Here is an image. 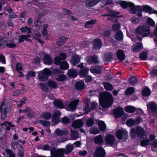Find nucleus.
I'll list each match as a JSON object with an SVG mask.
<instances>
[{
	"mask_svg": "<svg viewBox=\"0 0 157 157\" xmlns=\"http://www.w3.org/2000/svg\"><path fill=\"white\" fill-rule=\"evenodd\" d=\"M67 74L69 76L74 78L76 76L77 72L75 70L70 69L68 71Z\"/></svg>",
	"mask_w": 157,
	"mask_h": 157,
	"instance_id": "72a5a7b5",
	"label": "nucleus"
},
{
	"mask_svg": "<svg viewBox=\"0 0 157 157\" xmlns=\"http://www.w3.org/2000/svg\"><path fill=\"white\" fill-rule=\"evenodd\" d=\"M23 150V148L22 147H21L20 148L18 149V155L19 157H24Z\"/></svg>",
	"mask_w": 157,
	"mask_h": 157,
	"instance_id": "e2e57ef3",
	"label": "nucleus"
},
{
	"mask_svg": "<svg viewBox=\"0 0 157 157\" xmlns=\"http://www.w3.org/2000/svg\"><path fill=\"white\" fill-rule=\"evenodd\" d=\"M38 149H42L43 150H49L50 149V147L48 144L44 145H40L38 146Z\"/></svg>",
	"mask_w": 157,
	"mask_h": 157,
	"instance_id": "37998d69",
	"label": "nucleus"
},
{
	"mask_svg": "<svg viewBox=\"0 0 157 157\" xmlns=\"http://www.w3.org/2000/svg\"><path fill=\"white\" fill-rule=\"evenodd\" d=\"M117 138L120 140H121L123 138L124 135V137H127L128 136V132L126 130H119L116 133Z\"/></svg>",
	"mask_w": 157,
	"mask_h": 157,
	"instance_id": "f8f14e48",
	"label": "nucleus"
},
{
	"mask_svg": "<svg viewBox=\"0 0 157 157\" xmlns=\"http://www.w3.org/2000/svg\"><path fill=\"white\" fill-rule=\"evenodd\" d=\"M44 63L45 64L50 65L52 62V60L50 56L47 55H45L44 58Z\"/></svg>",
	"mask_w": 157,
	"mask_h": 157,
	"instance_id": "a878e982",
	"label": "nucleus"
},
{
	"mask_svg": "<svg viewBox=\"0 0 157 157\" xmlns=\"http://www.w3.org/2000/svg\"><path fill=\"white\" fill-rule=\"evenodd\" d=\"M108 12L110 13V16H111L114 17H116L117 15H118L119 14V12H118L115 11L114 10H109L108 11Z\"/></svg>",
	"mask_w": 157,
	"mask_h": 157,
	"instance_id": "680f3d73",
	"label": "nucleus"
},
{
	"mask_svg": "<svg viewBox=\"0 0 157 157\" xmlns=\"http://www.w3.org/2000/svg\"><path fill=\"white\" fill-rule=\"evenodd\" d=\"M150 33V28L147 25H139L136 29L135 33L137 35H141L143 37L149 36Z\"/></svg>",
	"mask_w": 157,
	"mask_h": 157,
	"instance_id": "20e7f679",
	"label": "nucleus"
},
{
	"mask_svg": "<svg viewBox=\"0 0 157 157\" xmlns=\"http://www.w3.org/2000/svg\"><path fill=\"white\" fill-rule=\"evenodd\" d=\"M150 93V90L147 87H145L143 90L142 92V95L145 97L149 96Z\"/></svg>",
	"mask_w": 157,
	"mask_h": 157,
	"instance_id": "473e14b6",
	"label": "nucleus"
},
{
	"mask_svg": "<svg viewBox=\"0 0 157 157\" xmlns=\"http://www.w3.org/2000/svg\"><path fill=\"white\" fill-rule=\"evenodd\" d=\"M35 73L34 71H30L28 72L26 75V78L27 79L29 80L30 77H35Z\"/></svg>",
	"mask_w": 157,
	"mask_h": 157,
	"instance_id": "de8ad7c7",
	"label": "nucleus"
},
{
	"mask_svg": "<svg viewBox=\"0 0 157 157\" xmlns=\"http://www.w3.org/2000/svg\"><path fill=\"white\" fill-rule=\"evenodd\" d=\"M61 113L59 111H56L54 112L52 118V121L55 123L54 125L58 123L59 117Z\"/></svg>",
	"mask_w": 157,
	"mask_h": 157,
	"instance_id": "2eb2a0df",
	"label": "nucleus"
},
{
	"mask_svg": "<svg viewBox=\"0 0 157 157\" xmlns=\"http://www.w3.org/2000/svg\"><path fill=\"white\" fill-rule=\"evenodd\" d=\"M134 89L133 87H129L125 90V94L127 95L132 94L134 92Z\"/></svg>",
	"mask_w": 157,
	"mask_h": 157,
	"instance_id": "49530a36",
	"label": "nucleus"
},
{
	"mask_svg": "<svg viewBox=\"0 0 157 157\" xmlns=\"http://www.w3.org/2000/svg\"><path fill=\"white\" fill-rule=\"evenodd\" d=\"M80 57L78 55L73 56L71 59L70 63L74 66L79 63L80 61Z\"/></svg>",
	"mask_w": 157,
	"mask_h": 157,
	"instance_id": "4468645a",
	"label": "nucleus"
},
{
	"mask_svg": "<svg viewBox=\"0 0 157 157\" xmlns=\"http://www.w3.org/2000/svg\"><path fill=\"white\" fill-rule=\"evenodd\" d=\"M6 153L9 155V157H15V154L13 151L10 149H6L5 150Z\"/></svg>",
	"mask_w": 157,
	"mask_h": 157,
	"instance_id": "864d4df0",
	"label": "nucleus"
},
{
	"mask_svg": "<svg viewBox=\"0 0 157 157\" xmlns=\"http://www.w3.org/2000/svg\"><path fill=\"white\" fill-rule=\"evenodd\" d=\"M8 108L4 105V103H2L0 107V111L1 113V118L5 119L6 116L7 110Z\"/></svg>",
	"mask_w": 157,
	"mask_h": 157,
	"instance_id": "1a4fd4ad",
	"label": "nucleus"
},
{
	"mask_svg": "<svg viewBox=\"0 0 157 157\" xmlns=\"http://www.w3.org/2000/svg\"><path fill=\"white\" fill-rule=\"evenodd\" d=\"M79 101L78 100H75L70 102L69 107L71 111H73L76 109L77 105L78 104Z\"/></svg>",
	"mask_w": 157,
	"mask_h": 157,
	"instance_id": "aec40b11",
	"label": "nucleus"
},
{
	"mask_svg": "<svg viewBox=\"0 0 157 157\" xmlns=\"http://www.w3.org/2000/svg\"><path fill=\"white\" fill-rule=\"evenodd\" d=\"M35 26L38 30H39L40 28V27L41 24L40 21H39L37 19V18L36 17V20L34 22Z\"/></svg>",
	"mask_w": 157,
	"mask_h": 157,
	"instance_id": "09e8293b",
	"label": "nucleus"
},
{
	"mask_svg": "<svg viewBox=\"0 0 157 157\" xmlns=\"http://www.w3.org/2000/svg\"><path fill=\"white\" fill-rule=\"evenodd\" d=\"M73 149V145L68 144L66 146L65 150V154H68L71 152Z\"/></svg>",
	"mask_w": 157,
	"mask_h": 157,
	"instance_id": "c756f323",
	"label": "nucleus"
},
{
	"mask_svg": "<svg viewBox=\"0 0 157 157\" xmlns=\"http://www.w3.org/2000/svg\"><path fill=\"white\" fill-rule=\"evenodd\" d=\"M16 69L18 72H19L22 70L21 64L19 63H17L16 65Z\"/></svg>",
	"mask_w": 157,
	"mask_h": 157,
	"instance_id": "052dcab7",
	"label": "nucleus"
},
{
	"mask_svg": "<svg viewBox=\"0 0 157 157\" xmlns=\"http://www.w3.org/2000/svg\"><path fill=\"white\" fill-rule=\"evenodd\" d=\"M89 132L91 134H97L99 133V130L97 127H93L90 128Z\"/></svg>",
	"mask_w": 157,
	"mask_h": 157,
	"instance_id": "ea45409f",
	"label": "nucleus"
},
{
	"mask_svg": "<svg viewBox=\"0 0 157 157\" xmlns=\"http://www.w3.org/2000/svg\"><path fill=\"white\" fill-rule=\"evenodd\" d=\"M56 154L54 157H62L65 154V150L64 149H59L56 150Z\"/></svg>",
	"mask_w": 157,
	"mask_h": 157,
	"instance_id": "5701e85b",
	"label": "nucleus"
},
{
	"mask_svg": "<svg viewBox=\"0 0 157 157\" xmlns=\"http://www.w3.org/2000/svg\"><path fill=\"white\" fill-rule=\"evenodd\" d=\"M98 126L101 131H103L105 130L106 126L105 124L103 121H99L98 124Z\"/></svg>",
	"mask_w": 157,
	"mask_h": 157,
	"instance_id": "f704fd0d",
	"label": "nucleus"
},
{
	"mask_svg": "<svg viewBox=\"0 0 157 157\" xmlns=\"http://www.w3.org/2000/svg\"><path fill=\"white\" fill-rule=\"evenodd\" d=\"M113 55L110 53H107L105 55L104 59L105 60L111 61L113 59Z\"/></svg>",
	"mask_w": 157,
	"mask_h": 157,
	"instance_id": "58836bf2",
	"label": "nucleus"
},
{
	"mask_svg": "<svg viewBox=\"0 0 157 157\" xmlns=\"http://www.w3.org/2000/svg\"><path fill=\"white\" fill-rule=\"evenodd\" d=\"M137 82V79L135 77H131L129 79V82L132 85L136 83Z\"/></svg>",
	"mask_w": 157,
	"mask_h": 157,
	"instance_id": "8fccbe9b",
	"label": "nucleus"
},
{
	"mask_svg": "<svg viewBox=\"0 0 157 157\" xmlns=\"http://www.w3.org/2000/svg\"><path fill=\"white\" fill-rule=\"evenodd\" d=\"M9 40L7 38H4L0 41V46L6 45L7 46V42Z\"/></svg>",
	"mask_w": 157,
	"mask_h": 157,
	"instance_id": "4d7b16f0",
	"label": "nucleus"
},
{
	"mask_svg": "<svg viewBox=\"0 0 157 157\" xmlns=\"http://www.w3.org/2000/svg\"><path fill=\"white\" fill-rule=\"evenodd\" d=\"M26 115L29 118H31L33 117L34 116V112L29 108H26V112L25 113Z\"/></svg>",
	"mask_w": 157,
	"mask_h": 157,
	"instance_id": "7c9ffc66",
	"label": "nucleus"
},
{
	"mask_svg": "<svg viewBox=\"0 0 157 157\" xmlns=\"http://www.w3.org/2000/svg\"><path fill=\"white\" fill-rule=\"evenodd\" d=\"M94 141L98 144H101L103 142V138L101 135H98L96 136L94 139Z\"/></svg>",
	"mask_w": 157,
	"mask_h": 157,
	"instance_id": "4be33fe9",
	"label": "nucleus"
},
{
	"mask_svg": "<svg viewBox=\"0 0 157 157\" xmlns=\"http://www.w3.org/2000/svg\"><path fill=\"white\" fill-rule=\"evenodd\" d=\"M51 71L48 69L45 68L40 71L38 75V79L40 81H44L48 79V76L51 75Z\"/></svg>",
	"mask_w": 157,
	"mask_h": 157,
	"instance_id": "39448f33",
	"label": "nucleus"
},
{
	"mask_svg": "<svg viewBox=\"0 0 157 157\" xmlns=\"http://www.w3.org/2000/svg\"><path fill=\"white\" fill-rule=\"evenodd\" d=\"M16 46V45L12 41L9 40L7 42V47L10 48H14Z\"/></svg>",
	"mask_w": 157,
	"mask_h": 157,
	"instance_id": "5fc2aeb1",
	"label": "nucleus"
},
{
	"mask_svg": "<svg viewBox=\"0 0 157 157\" xmlns=\"http://www.w3.org/2000/svg\"><path fill=\"white\" fill-rule=\"evenodd\" d=\"M103 85L105 89L106 90H112L113 88V87L111 84L107 82H104Z\"/></svg>",
	"mask_w": 157,
	"mask_h": 157,
	"instance_id": "2f4dec72",
	"label": "nucleus"
},
{
	"mask_svg": "<svg viewBox=\"0 0 157 157\" xmlns=\"http://www.w3.org/2000/svg\"><path fill=\"white\" fill-rule=\"evenodd\" d=\"M62 122L64 124H67L70 122V119L66 117H64L62 118Z\"/></svg>",
	"mask_w": 157,
	"mask_h": 157,
	"instance_id": "774afa93",
	"label": "nucleus"
},
{
	"mask_svg": "<svg viewBox=\"0 0 157 157\" xmlns=\"http://www.w3.org/2000/svg\"><path fill=\"white\" fill-rule=\"evenodd\" d=\"M96 22L97 21L96 20H92L87 21L85 23L84 27L87 29H91L93 28V25H94Z\"/></svg>",
	"mask_w": 157,
	"mask_h": 157,
	"instance_id": "f3484780",
	"label": "nucleus"
},
{
	"mask_svg": "<svg viewBox=\"0 0 157 157\" xmlns=\"http://www.w3.org/2000/svg\"><path fill=\"white\" fill-rule=\"evenodd\" d=\"M76 89L77 90H82L84 88L85 85L83 81L77 82L76 84Z\"/></svg>",
	"mask_w": 157,
	"mask_h": 157,
	"instance_id": "b1692460",
	"label": "nucleus"
},
{
	"mask_svg": "<svg viewBox=\"0 0 157 157\" xmlns=\"http://www.w3.org/2000/svg\"><path fill=\"white\" fill-rule=\"evenodd\" d=\"M67 38L64 36L60 37L57 42V45L59 46H60L64 44L66 42Z\"/></svg>",
	"mask_w": 157,
	"mask_h": 157,
	"instance_id": "393cba45",
	"label": "nucleus"
},
{
	"mask_svg": "<svg viewBox=\"0 0 157 157\" xmlns=\"http://www.w3.org/2000/svg\"><path fill=\"white\" fill-rule=\"evenodd\" d=\"M117 56L118 59L121 61H123L125 58L124 52L121 50L117 51Z\"/></svg>",
	"mask_w": 157,
	"mask_h": 157,
	"instance_id": "412c9836",
	"label": "nucleus"
},
{
	"mask_svg": "<svg viewBox=\"0 0 157 157\" xmlns=\"http://www.w3.org/2000/svg\"><path fill=\"white\" fill-rule=\"evenodd\" d=\"M94 157H105V152L104 149L101 147H98L94 154Z\"/></svg>",
	"mask_w": 157,
	"mask_h": 157,
	"instance_id": "0eeeda50",
	"label": "nucleus"
},
{
	"mask_svg": "<svg viewBox=\"0 0 157 157\" xmlns=\"http://www.w3.org/2000/svg\"><path fill=\"white\" fill-rule=\"evenodd\" d=\"M66 79V77L63 74L58 75L55 78V79L58 81L62 82L64 81Z\"/></svg>",
	"mask_w": 157,
	"mask_h": 157,
	"instance_id": "c03bdc74",
	"label": "nucleus"
},
{
	"mask_svg": "<svg viewBox=\"0 0 157 157\" xmlns=\"http://www.w3.org/2000/svg\"><path fill=\"white\" fill-rule=\"evenodd\" d=\"M130 135L132 138H134L136 135L142 138H145L146 137L144 129L140 126H138L135 128H131L130 130Z\"/></svg>",
	"mask_w": 157,
	"mask_h": 157,
	"instance_id": "7ed1b4c3",
	"label": "nucleus"
},
{
	"mask_svg": "<svg viewBox=\"0 0 157 157\" xmlns=\"http://www.w3.org/2000/svg\"><path fill=\"white\" fill-rule=\"evenodd\" d=\"M121 6L123 8H126L129 7L130 8V12L132 13H133L132 11H135V6L134 4L131 2H127L125 1H122L120 3Z\"/></svg>",
	"mask_w": 157,
	"mask_h": 157,
	"instance_id": "423d86ee",
	"label": "nucleus"
},
{
	"mask_svg": "<svg viewBox=\"0 0 157 157\" xmlns=\"http://www.w3.org/2000/svg\"><path fill=\"white\" fill-rule=\"evenodd\" d=\"M84 124V122L82 119H78L73 122L72 126L75 128H78L82 127Z\"/></svg>",
	"mask_w": 157,
	"mask_h": 157,
	"instance_id": "6e6552de",
	"label": "nucleus"
},
{
	"mask_svg": "<svg viewBox=\"0 0 157 157\" xmlns=\"http://www.w3.org/2000/svg\"><path fill=\"white\" fill-rule=\"evenodd\" d=\"M88 72L89 69L87 68H85L80 71L79 75L81 77H84L88 74Z\"/></svg>",
	"mask_w": 157,
	"mask_h": 157,
	"instance_id": "e433bc0d",
	"label": "nucleus"
},
{
	"mask_svg": "<svg viewBox=\"0 0 157 157\" xmlns=\"http://www.w3.org/2000/svg\"><path fill=\"white\" fill-rule=\"evenodd\" d=\"M62 60L59 57H56L54 60V63L56 65H59L60 63Z\"/></svg>",
	"mask_w": 157,
	"mask_h": 157,
	"instance_id": "338daca9",
	"label": "nucleus"
},
{
	"mask_svg": "<svg viewBox=\"0 0 157 157\" xmlns=\"http://www.w3.org/2000/svg\"><path fill=\"white\" fill-rule=\"evenodd\" d=\"M41 89L44 90L46 91L47 89V84L46 83H40L39 84Z\"/></svg>",
	"mask_w": 157,
	"mask_h": 157,
	"instance_id": "bf43d9fd",
	"label": "nucleus"
},
{
	"mask_svg": "<svg viewBox=\"0 0 157 157\" xmlns=\"http://www.w3.org/2000/svg\"><path fill=\"white\" fill-rule=\"evenodd\" d=\"M2 125H5L6 126V129L8 130H10V128H12L14 127L15 126L14 125L12 124L11 123L8 122H5L4 123H2Z\"/></svg>",
	"mask_w": 157,
	"mask_h": 157,
	"instance_id": "c9c22d12",
	"label": "nucleus"
},
{
	"mask_svg": "<svg viewBox=\"0 0 157 157\" xmlns=\"http://www.w3.org/2000/svg\"><path fill=\"white\" fill-rule=\"evenodd\" d=\"M147 57V54L146 52H144L141 53L140 56V58L142 60H145Z\"/></svg>",
	"mask_w": 157,
	"mask_h": 157,
	"instance_id": "0e129e2a",
	"label": "nucleus"
},
{
	"mask_svg": "<svg viewBox=\"0 0 157 157\" xmlns=\"http://www.w3.org/2000/svg\"><path fill=\"white\" fill-rule=\"evenodd\" d=\"M71 137L73 139H75L78 138L79 137V134L78 132L75 131L71 130Z\"/></svg>",
	"mask_w": 157,
	"mask_h": 157,
	"instance_id": "79ce46f5",
	"label": "nucleus"
},
{
	"mask_svg": "<svg viewBox=\"0 0 157 157\" xmlns=\"http://www.w3.org/2000/svg\"><path fill=\"white\" fill-rule=\"evenodd\" d=\"M100 105L104 109L111 106L113 102V97L112 94L108 92H103L101 94L100 99Z\"/></svg>",
	"mask_w": 157,
	"mask_h": 157,
	"instance_id": "f257e3e1",
	"label": "nucleus"
},
{
	"mask_svg": "<svg viewBox=\"0 0 157 157\" xmlns=\"http://www.w3.org/2000/svg\"><path fill=\"white\" fill-rule=\"evenodd\" d=\"M150 73L151 75L153 77H155L157 75V69H153L150 70Z\"/></svg>",
	"mask_w": 157,
	"mask_h": 157,
	"instance_id": "13d9d810",
	"label": "nucleus"
},
{
	"mask_svg": "<svg viewBox=\"0 0 157 157\" xmlns=\"http://www.w3.org/2000/svg\"><path fill=\"white\" fill-rule=\"evenodd\" d=\"M90 71L92 73L100 74L101 72V67L98 66L92 67L91 68Z\"/></svg>",
	"mask_w": 157,
	"mask_h": 157,
	"instance_id": "c85d7f7f",
	"label": "nucleus"
},
{
	"mask_svg": "<svg viewBox=\"0 0 157 157\" xmlns=\"http://www.w3.org/2000/svg\"><path fill=\"white\" fill-rule=\"evenodd\" d=\"M125 111L129 113H132L136 110V108L133 106H127L125 108Z\"/></svg>",
	"mask_w": 157,
	"mask_h": 157,
	"instance_id": "cd10ccee",
	"label": "nucleus"
},
{
	"mask_svg": "<svg viewBox=\"0 0 157 157\" xmlns=\"http://www.w3.org/2000/svg\"><path fill=\"white\" fill-rule=\"evenodd\" d=\"M144 11L146 12L149 13L150 14L153 13L157 14V11L153 9L150 6L147 5L135 6V11H132V12L134 13L137 14L138 16L141 17L142 16L141 12Z\"/></svg>",
	"mask_w": 157,
	"mask_h": 157,
	"instance_id": "f03ea898",
	"label": "nucleus"
},
{
	"mask_svg": "<svg viewBox=\"0 0 157 157\" xmlns=\"http://www.w3.org/2000/svg\"><path fill=\"white\" fill-rule=\"evenodd\" d=\"M42 116L43 118L48 120L51 117L52 115L50 113L46 112L43 113Z\"/></svg>",
	"mask_w": 157,
	"mask_h": 157,
	"instance_id": "603ef678",
	"label": "nucleus"
},
{
	"mask_svg": "<svg viewBox=\"0 0 157 157\" xmlns=\"http://www.w3.org/2000/svg\"><path fill=\"white\" fill-rule=\"evenodd\" d=\"M120 28V26L119 24H117L113 25L112 26V29L114 31H117Z\"/></svg>",
	"mask_w": 157,
	"mask_h": 157,
	"instance_id": "69168bd1",
	"label": "nucleus"
},
{
	"mask_svg": "<svg viewBox=\"0 0 157 157\" xmlns=\"http://www.w3.org/2000/svg\"><path fill=\"white\" fill-rule=\"evenodd\" d=\"M93 44V47L94 49H99L102 45V43L100 40L98 39H95L92 41Z\"/></svg>",
	"mask_w": 157,
	"mask_h": 157,
	"instance_id": "ddd939ff",
	"label": "nucleus"
},
{
	"mask_svg": "<svg viewBox=\"0 0 157 157\" xmlns=\"http://www.w3.org/2000/svg\"><path fill=\"white\" fill-rule=\"evenodd\" d=\"M94 124V121L91 118L88 119L86 121V124L88 127H90Z\"/></svg>",
	"mask_w": 157,
	"mask_h": 157,
	"instance_id": "6e6d98bb",
	"label": "nucleus"
},
{
	"mask_svg": "<svg viewBox=\"0 0 157 157\" xmlns=\"http://www.w3.org/2000/svg\"><path fill=\"white\" fill-rule=\"evenodd\" d=\"M55 106L59 109H62L63 107V103L61 100L57 99L54 101Z\"/></svg>",
	"mask_w": 157,
	"mask_h": 157,
	"instance_id": "bb28decb",
	"label": "nucleus"
},
{
	"mask_svg": "<svg viewBox=\"0 0 157 157\" xmlns=\"http://www.w3.org/2000/svg\"><path fill=\"white\" fill-rule=\"evenodd\" d=\"M115 38L118 40H122L123 35L122 32L121 31H119L116 34Z\"/></svg>",
	"mask_w": 157,
	"mask_h": 157,
	"instance_id": "a18cd8bd",
	"label": "nucleus"
},
{
	"mask_svg": "<svg viewBox=\"0 0 157 157\" xmlns=\"http://www.w3.org/2000/svg\"><path fill=\"white\" fill-rule=\"evenodd\" d=\"M126 124L128 126L132 127L135 124V121L134 119L131 118L127 121Z\"/></svg>",
	"mask_w": 157,
	"mask_h": 157,
	"instance_id": "a19ab883",
	"label": "nucleus"
},
{
	"mask_svg": "<svg viewBox=\"0 0 157 157\" xmlns=\"http://www.w3.org/2000/svg\"><path fill=\"white\" fill-rule=\"evenodd\" d=\"M105 141L106 143L110 144H113L115 141V138L113 136L109 135L106 136Z\"/></svg>",
	"mask_w": 157,
	"mask_h": 157,
	"instance_id": "a211bd4d",
	"label": "nucleus"
},
{
	"mask_svg": "<svg viewBox=\"0 0 157 157\" xmlns=\"http://www.w3.org/2000/svg\"><path fill=\"white\" fill-rule=\"evenodd\" d=\"M147 106L148 109L154 113L157 112V104L154 102H149L147 104Z\"/></svg>",
	"mask_w": 157,
	"mask_h": 157,
	"instance_id": "9b49d317",
	"label": "nucleus"
},
{
	"mask_svg": "<svg viewBox=\"0 0 157 157\" xmlns=\"http://www.w3.org/2000/svg\"><path fill=\"white\" fill-rule=\"evenodd\" d=\"M55 133L58 136L66 135L68 134V131L65 128L62 130H60L59 128H57L55 131Z\"/></svg>",
	"mask_w": 157,
	"mask_h": 157,
	"instance_id": "dca6fc26",
	"label": "nucleus"
},
{
	"mask_svg": "<svg viewBox=\"0 0 157 157\" xmlns=\"http://www.w3.org/2000/svg\"><path fill=\"white\" fill-rule=\"evenodd\" d=\"M69 67V65L66 62H63L60 64V68L63 70H67Z\"/></svg>",
	"mask_w": 157,
	"mask_h": 157,
	"instance_id": "4c0bfd02",
	"label": "nucleus"
},
{
	"mask_svg": "<svg viewBox=\"0 0 157 157\" xmlns=\"http://www.w3.org/2000/svg\"><path fill=\"white\" fill-rule=\"evenodd\" d=\"M123 112V109L122 108L118 107L114 109L113 113L116 118H118L121 116Z\"/></svg>",
	"mask_w": 157,
	"mask_h": 157,
	"instance_id": "9d476101",
	"label": "nucleus"
},
{
	"mask_svg": "<svg viewBox=\"0 0 157 157\" xmlns=\"http://www.w3.org/2000/svg\"><path fill=\"white\" fill-rule=\"evenodd\" d=\"M142 48V44L140 43H137L135 44L132 47V50L134 52H137L140 51Z\"/></svg>",
	"mask_w": 157,
	"mask_h": 157,
	"instance_id": "6ab92c4d",
	"label": "nucleus"
},
{
	"mask_svg": "<svg viewBox=\"0 0 157 157\" xmlns=\"http://www.w3.org/2000/svg\"><path fill=\"white\" fill-rule=\"evenodd\" d=\"M48 85L53 88H56L57 87V85L54 82L50 80L48 82Z\"/></svg>",
	"mask_w": 157,
	"mask_h": 157,
	"instance_id": "3c124183",
	"label": "nucleus"
}]
</instances>
